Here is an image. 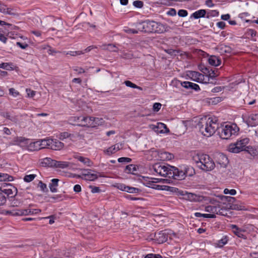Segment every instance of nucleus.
I'll return each mask as SVG.
<instances>
[{"label":"nucleus","mask_w":258,"mask_h":258,"mask_svg":"<svg viewBox=\"0 0 258 258\" xmlns=\"http://www.w3.org/2000/svg\"><path fill=\"white\" fill-rule=\"evenodd\" d=\"M197 127L203 136L211 137L219 128L218 119L216 117L201 118L197 124Z\"/></svg>","instance_id":"obj_1"},{"label":"nucleus","mask_w":258,"mask_h":258,"mask_svg":"<svg viewBox=\"0 0 258 258\" xmlns=\"http://www.w3.org/2000/svg\"><path fill=\"white\" fill-rule=\"evenodd\" d=\"M197 166L205 171H210L215 167V162L207 154H202L196 157L194 159Z\"/></svg>","instance_id":"obj_2"},{"label":"nucleus","mask_w":258,"mask_h":258,"mask_svg":"<svg viewBox=\"0 0 258 258\" xmlns=\"http://www.w3.org/2000/svg\"><path fill=\"white\" fill-rule=\"evenodd\" d=\"M165 31V26L153 21H147L143 23L142 31L161 33Z\"/></svg>","instance_id":"obj_3"},{"label":"nucleus","mask_w":258,"mask_h":258,"mask_svg":"<svg viewBox=\"0 0 258 258\" xmlns=\"http://www.w3.org/2000/svg\"><path fill=\"white\" fill-rule=\"evenodd\" d=\"M239 128L236 124H226L223 126L221 131L219 132L220 137L223 139H228L232 135H235L238 131Z\"/></svg>","instance_id":"obj_4"},{"label":"nucleus","mask_w":258,"mask_h":258,"mask_svg":"<svg viewBox=\"0 0 258 258\" xmlns=\"http://www.w3.org/2000/svg\"><path fill=\"white\" fill-rule=\"evenodd\" d=\"M172 166L169 165H164L156 163L153 166V169L157 174L169 178L170 173L172 171Z\"/></svg>","instance_id":"obj_5"},{"label":"nucleus","mask_w":258,"mask_h":258,"mask_svg":"<svg viewBox=\"0 0 258 258\" xmlns=\"http://www.w3.org/2000/svg\"><path fill=\"white\" fill-rule=\"evenodd\" d=\"M249 140L247 138H244L237 141L234 144H231L228 147V150L232 153H237L245 149L246 145L248 143Z\"/></svg>","instance_id":"obj_6"},{"label":"nucleus","mask_w":258,"mask_h":258,"mask_svg":"<svg viewBox=\"0 0 258 258\" xmlns=\"http://www.w3.org/2000/svg\"><path fill=\"white\" fill-rule=\"evenodd\" d=\"M172 171L169 172V178H172L176 180H182L185 178L187 174V170H179L176 167L172 166Z\"/></svg>","instance_id":"obj_7"},{"label":"nucleus","mask_w":258,"mask_h":258,"mask_svg":"<svg viewBox=\"0 0 258 258\" xmlns=\"http://www.w3.org/2000/svg\"><path fill=\"white\" fill-rule=\"evenodd\" d=\"M46 161V163L48 164L50 166H53L58 168H65L69 167L71 163L66 161H57L51 159L50 158H46L45 159Z\"/></svg>","instance_id":"obj_8"},{"label":"nucleus","mask_w":258,"mask_h":258,"mask_svg":"<svg viewBox=\"0 0 258 258\" xmlns=\"http://www.w3.org/2000/svg\"><path fill=\"white\" fill-rule=\"evenodd\" d=\"M77 118V119H80L79 121V123L78 124V125L82 126H91L94 127V123H93L92 120L91 116H77L75 117V119Z\"/></svg>","instance_id":"obj_9"},{"label":"nucleus","mask_w":258,"mask_h":258,"mask_svg":"<svg viewBox=\"0 0 258 258\" xmlns=\"http://www.w3.org/2000/svg\"><path fill=\"white\" fill-rule=\"evenodd\" d=\"M216 162L222 167H226L228 163L227 157L223 153H219L215 155Z\"/></svg>","instance_id":"obj_10"},{"label":"nucleus","mask_w":258,"mask_h":258,"mask_svg":"<svg viewBox=\"0 0 258 258\" xmlns=\"http://www.w3.org/2000/svg\"><path fill=\"white\" fill-rule=\"evenodd\" d=\"M29 139L23 137H17L13 141V145L21 147L26 146L29 143Z\"/></svg>","instance_id":"obj_11"},{"label":"nucleus","mask_w":258,"mask_h":258,"mask_svg":"<svg viewBox=\"0 0 258 258\" xmlns=\"http://www.w3.org/2000/svg\"><path fill=\"white\" fill-rule=\"evenodd\" d=\"M168 238V235L163 231H160L154 234V240L158 243L165 242Z\"/></svg>","instance_id":"obj_12"},{"label":"nucleus","mask_w":258,"mask_h":258,"mask_svg":"<svg viewBox=\"0 0 258 258\" xmlns=\"http://www.w3.org/2000/svg\"><path fill=\"white\" fill-rule=\"evenodd\" d=\"M64 144L63 143L57 140L51 139L50 149L54 150H60L63 148Z\"/></svg>","instance_id":"obj_13"},{"label":"nucleus","mask_w":258,"mask_h":258,"mask_svg":"<svg viewBox=\"0 0 258 258\" xmlns=\"http://www.w3.org/2000/svg\"><path fill=\"white\" fill-rule=\"evenodd\" d=\"M121 144H116L107 149L104 151V153L107 155H110L119 151L121 148Z\"/></svg>","instance_id":"obj_14"},{"label":"nucleus","mask_w":258,"mask_h":258,"mask_svg":"<svg viewBox=\"0 0 258 258\" xmlns=\"http://www.w3.org/2000/svg\"><path fill=\"white\" fill-rule=\"evenodd\" d=\"M185 199L191 202H198L201 200V197L192 193L185 192Z\"/></svg>","instance_id":"obj_15"},{"label":"nucleus","mask_w":258,"mask_h":258,"mask_svg":"<svg viewBox=\"0 0 258 258\" xmlns=\"http://www.w3.org/2000/svg\"><path fill=\"white\" fill-rule=\"evenodd\" d=\"M85 171L87 172V173L82 174V175L84 176V178L85 179L93 181L98 178V176L96 174L91 173V169H86Z\"/></svg>","instance_id":"obj_16"},{"label":"nucleus","mask_w":258,"mask_h":258,"mask_svg":"<svg viewBox=\"0 0 258 258\" xmlns=\"http://www.w3.org/2000/svg\"><path fill=\"white\" fill-rule=\"evenodd\" d=\"M216 49L221 54H223L224 53H230L231 52V48L230 47L223 44L218 45L216 47Z\"/></svg>","instance_id":"obj_17"},{"label":"nucleus","mask_w":258,"mask_h":258,"mask_svg":"<svg viewBox=\"0 0 258 258\" xmlns=\"http://www.w3.org/2000/svg\"><path fill=\"white\" fill-rule=\"evenodd\" d=\"M192 80L199 83L203 82L204 76L197 72H192L191 73Z\"/></svg>","instance_id":"obj_18"},{"label":"nucleus","mask_w":258,"mask_h":258,"mask_svg":"<svg viewBox=\"0 0 258 258\" xmlns=\"http://www.w3.org/2000/svg\"><path fill=\"white\" fill-rule=\"evenodd\" d=\"M100 47L102 49L108 50L110 52H118L119 50L118 47L113 44H103Z\"/></svg>","instance_id":"obj_19"},{"label":"nucleus","mask_w":258,"mask_h":258,"mask_svg":"<svg viewBox=\"0 0 258 258\" xmlns=\"http://www.w3.org/2000/svg\"><path fill=\"white\" fill-rule=\"evenodd\" d=\"M231 227L232 229L233 232L236 235H237L239 237L245 238V236L243 234V232H244L243 230H242L241 229L238 228L235 225H232Z\"/></svg>","instance_id":"obj_20"},{"label":"nucleus","mask_w":258,"mask_h":258,"mask_svg":"<svg viewBox=\"0 0 258 258\" xmlns=\"http://www.w3.org/2000/svg\"><path fill=\"white\" fill-rule=\"evenodd\" d=\"M51 183L49 184V187L52 192H56L57 191V187L58 186V182L59 179L57 178L52 179Z\"/></svg>","instance_id":"obj_21"},{"label":"nucleus","mask_w":258,"mask_h":258,"mask_svg":"<svg viewBox=\"0 0 258 258\" xmlns=\"http://www.w3.org/2000/svg\"><path fill=\"white\" fill-rule=\"evenodd\" d=\"M209 63L213 66H218L221 64V60L215 56H211L208 59Z\"/></svg>","instance_id":"obj_22"},{"label":"nucleus","mask_w":258,"mask_h":258,"mask_svg":"<svg viewBox=\"0 0 258 258\" xmlns=\"http://www.w3.org/2000/svg\"><path fill=\"white\" fill-rule=\"evenodd\" d=\"M159 156L162 160H170L174 157L173 154L167 152H161Z\"/></svg>","instance_id":"obj_23"},{"label":"nucleus","mask_w":258,"mask_h":258,"mask_svg":"<svg viewBox=\"0 0 258 258\" xmlns=\"http://www.w3.org/2000/svg\"><path fill=\"white\" fill-rule=\"evenodd\" d=\"M227 208L234 210H247V209L242 204H233L229 205V207H227Z\"/></svg>","instance_id":"obj_24"},{"label":"nucleus","mask_w":258,"mask_h":258,"mask_svg":"<svg viewBox=\"0 0 258 258\" xmlns=\"http://www.w3.org/2000/svg\"><path fill=\"white\" fill-rule=\"evenodd\" d=\"M205 72H203L204 73L208 74L209 78L213 79L217 77L219 75L217 74V70H213L207 68H204Z\"/></svg>","instance_id":"obj_25"},{"label":"nucleus","mask_w":258,"mask_h":258,"mask_svg":"<svg viewBox=\"0 0 258 258\" xmlns=\"http://www.w3.org/2000/svg\"><path fill=\"white\" fill-rule=\"evenodd\" d=\"M228 210H229V209L227 208L226 206H224L218 205V210L217 214H219V215H220L222 216H227L228 215Z\"/></svg>","instance_id":"obj_26"},{"label":"nucleus","mask_w":258,"mask_h":258,"mask_svg":"<svg viewBox=\"0 0 258 258\" xmlns=\"http://www.w3.org/2000/svg\"><path fill=\"white\" fill-rule=\"evenodd\" d=\"M206 14L205 10H200L196 11L192 14V17L195 19H199L200 18L204 17Z\"/></svg>","instance_id":"obj_27"},{"label":"nucleus","mask_w":258,"mask_h":258,"mask_svg":"<svg viewBox=\"0 0 258 258\" xmlns=\"http://www.w3.org/2000/svg\"><path fill=\"white\" fill-rule=\"evenodd\" d=\"M40 147L42 149L49 148L50 147V143H51V139H47L40 140Z\"/></svg>","instance_id":"obj_28"},{"label":"nucleus","mask_w":258,"mask_h":258,"mask_svg":"<svg viewBox=\"0 0 258 258\" xmlns=\"http://www.w3.org/2000/svg\"><path fill=\"white\" fill-rule=\"evenodd\" d=\"M2 214L5 215H11L12 216H18V209H13L11 210H4Z\"/></svg>","instance_id":"obj_29"},{"label":"nucleus","mask_w":258,"mask_h":258,"mask_svg":"<svg viewBox=\"0 0 258 258\" xmlns=\"http://www.w3.org/2000/svg\"><path fill=\"white\" fill-rule=\"evenodd\" d=\"M153 129L157 132H160L162 133L163 129H167L166 125L161 122H158L157 123V125L154 126V127L153 128Z\"/></svg>","instance_id":"obj_30"},{"label":"nucleus","mask_w":258,"mask_h":258,"mask_svg":"<svg viewBox=\"0 0 258 258\" xmlns=\"http://www.w3.org/2000/svg\"><path fill=\"white\" fill-rule=\"evenodd\" d=\"M75 158L80 162L83 163L84 164H86L88 166H91L92 164V162L87 158L78 156L75 157Z\"/></svg>","instance_id":"obj_31"},{"label":"nucleus","mask_w":258,"mask_h":258,"mask_svg":"<svg viewBox=\"0 0 258 258\" xmlns=\"http://www.w3.org/2000/svg\"><path fill=\"white\" fill-rule=\"evenodd\" d=\"M14 180L13 176L8 175L6 173H0V181H11Z\"/></svg>","instance_id":"obj_32"},{"label":"nucleus","mask_w":258,"mask_h":258,"mask_svg":"<svg viewBox=\"0 0 258 258\" xmlns=\"http://www.w3.org/2000/svg\"><path fill=\"white\" fill-rule=\"evenodd\" d=\"M218 210V206H208L205 208V211L207 212L212 213L213 214H217Z\"/></svg>","instance_id":"obj_33"},{"label":"nucleus","mask_w":258,"mask_h":258,"mask_svg":"<svg viewBox=\"0 0 258 258\" xmlns=\"http://www.w3.org/2000/svg\"><path fill=\"white\" fill-rule=\"evenodd\" d=\"M136 170V167L135 165L133 164L127 165L125 168V172L127 173L135 174L134 172Z\"/></svg>","instance_id":"obj_34"},{"label":"nucleus","mask_w":258,"mask_h":258,"mask_svg":"<svg viewBox=\"0 0 258 258\" xmlns=\"http://www.w3.org/2000/svg\"><path fill=\"white\" fill-rule=\"evenodd\" d=\"M31 209H18V216L31 215Z\"/></svg>","instance_id":"obj_35"},{"label":"nucleus","mask_w":258,"mask_h":258,"mask_svg":"<svg viewBox=\"0 0 258 258\" xmlns=\"http://www.w3.org/2000/svg\"><path fill=\"white\" fill-rule=\"evenodd\" d=\"M124 83L127 87H131L132 88L138 89L140 90H142V88L141 87L136 85V84L133 83L132 82L130 81H124Z\"/></svg>","instance_id":"obj_36"},{"label":"nucleus","mask_w":258,"mask_h":258,"mask_svg":"<svg viewBox=\"0 0 258 258\" xmlns=\"http://www.w3.org/2000/svg\"><path fill=\"white\" fill-rule=\"evenodd\" d=\"M23 203V201L20 199H15L12 201L11 205L10 207H19Z\"/></svg>","instance_id":"obj_37"},{"label":"nucleus","mask_w":258,"mask_h":258,"mask_svg":"<svg viewBox=\"0 0 258 258\" xmlns=\"http://www.w3.org/2000/svg\"><path fill=\"white\" fill-rule=\"evenodd\" d=\"M92 120L93 123H94V127L99 125L103 123V119L102 118H98V117H92Z\"/></svg>","instance_id":"obj_38"},{"label":"nucleus","mask_w":258,"mask_h":258,"mask_svg":"<svg viewBox=\"0 0 258 258\" xmlns=\"http://www.w3.org/2000/svg\"><path fill=\"white\" fill-rule=\"evenodd\" d=\"M3 9H4V12H1V13L9 14L10 15H16V14L13 12V9L7 8V6L5 5H4V7Z\"/></svg>","instance_id":"obj_39"},{"label":"nucleus","mask_w":258,"mask_h":258,"mask_svg":"<svg viewBox=\"0 0 258 258\" xmlns=\"http://www.w3.org/2000/svg\"><path fill=\"white\" fill-rule=\"evenodd\" d=\"M224 199L226 201L228 202V204H226V206L227 207H229V205L233 204V203L235 202V198L229 196H225Z\"/></svg>","instance_id":"obj_40"},{"label":"nucleus","mask_w":258,"mask_h":258,"mask_svg":"<svg viewBox=\"0 0 258 258\" xmlns=\"http://www.w3.org/2000/svg\"><path fill=\"white\" fill-rule=\"evenodd\" d=\"M147 186L149 187H152L153 188H155L156 189H163L162 188V185L154 184L153 181H149V182L147 183Z\"/></svg>","instance_id":"obj_41"},{"label":"nucleus","mask_w":258,"mask_h":258,"mask_svg":"<svg viewBox=\"0 0 258 258\" xmlns=\"http://www.w3.org/2000/svg\"><path fill=\"white\" fill-rule=\"evenodd\" d=\"M165 51L168 54H170L172 56H174L177 55L178 53L179 52V51L178 50H174L172 49H165Z\"/></svg>","instance_id":"obj_42"},{"label":"nucleus","mask_w":258,"mask_h":258,"mask_svg":"<svg viewBox=\"0 0 258 258\" xmlns=\"http://www.w3.org/2000/svg\"><path fill=\"white\" fill-rule=\"evenodd\" d=\"M4 116L6 118L10 119V120H11L14 122H17V121H18V119H17V117L14 116H11L10 115V114L8 112L4 113Z\"/></svg>","instance_id":"obj_43"},{"label":"nucleus","mask_w":258,"mask_h":258,"mask_svg":"<svg viewBox=\"0 0 258 258\" xmlns=\"http://www.w3.org/2000/svg\"><path fill=\"white\" fill-rule=\"evenodd\" d=\"M36 176L35 174L26 175L24 177V180L25 182H29L32 181Z\"/></svg>","instance_id":"obj_44"},{"label":"nucleus","mask_w":258,"mask_h":258,"mask_svg":"<svg viewBox=\"0 0 258 258\" xmlns=\"http://www.w3.org/2000/svg\"><path fill=\"white\" fill-rule=\"evenodd\" d=\"M85 52L82 51H70L66 53L67 55L77 56L84 54Z\"/></svg>","instance_id":"obj_45"},{"label":"nucleus","mask_w":258,"mask_h":258,"mask_svg":"<svg viewBox=\"0 0 258 258\" xmlns=\"http://www.w3.org/2000/svg\"><path fill=\"white\" fill-rule=\"evenodd\" d=\"M140 191V189L139 188L133 187H130L128 186H126V191L129 193H137L138 192Z\"/></svg>","instance_id":"obj_46"},{"label":"nucleus","mask_w":258,"mask_h":258,"mask_svg":"<svg viewBox=\"0 0 258 258\" xmlns=\"http://www.w3.org/2000/svg\"><path fill=\"white\" fill-rule=\"evenodd\" d=\"M178 83L180 84V85L183 88L186 89H190V82L184 81L181 82L180 81H178Z\"/></svg>","instance_id":"obj_47"},{"label":"nucleus","mask_w":258,"mask_h":258,"mask_svg":"<svg viewBox=\"0 0 258 258\" xmlns=\"http://www.w3.org/2000/svg\"><path fill=\"white\" fill-rule=\"evenodd\" d=\"M227 242V239L226 237L222 238L221 239L218 241V245L219 247H223Z\"/></svg>","instance_id":"obj_48"},{"label":"nucleus","mask_w":258,"mask_h":258,"mask_svg":"<svg viewBox=\"0 0 258 258\" xmlns=\"http://www.w3.org/2000/svg\"><path fill=\"white\" fill-rule=\"evenodd\" d=\"M6 202V198L4 194L0 191V206L4 205Z\"/></svg>","instance_id":"obj_49"},{"label":"nucleus","mask_w":258,"mask_h":258,"mask_svg":"<svg viewBox=\"0 0 258 258\" xmlns=\"http://www.w3.org/2000/svg\"><path fill=\"white\" fill-rule=\"evenodd\" d=\"M132 161V159L128 157H121L118 159V161L120 163H129Z\"/></svg>","instance_id":"obj_50"},{"label":"nucleus","mask_w":258,"mask_h":258,"mask_svg":"<svg viewBox=\"0 0 258 258\" xmlns=\"http://www.w3.org/2000/svg\"><path fill=\"white\" fill-rule=\"evenodd\" d=\"M133 5L138 8H141L143 7V2L141 1H135L133 3Z\"/></svg>","instance_id":"obj_51"},{"label":"nucleus","mask_w":258,"mask_h":258,"mask_svg":"<svg viewBox=\"0 0 258 258\" xmlns=\"http://www.w3.org/2000/svg\"><path fill=\"white\" fill-rule=\"evenodd\" d=\"M40 141H37L34 143H33V145L34 147V150H39L41 149V147H40Z\"/></svg>","instance_id":"obj_52"},{"label":"nucleus","mask_w":258,"mask_h":258,"mask_svg":"<svg viewBox=\"0 0 258 258\" xmlns=\"http://www.w3.org/2000/svg\"><path fill=\"white\" fill-rule=\"evenodd\" d=\"M89 188L91 189V192L92 193H98L101 191V189L99 187L94 186L93 185H90Z\"/></svg>","instance_id":"obj_53"},{"label":"nucleus","mask_w":258,"mask_h":258,"mask_svg":"<svg viewBox=\"0 0 258 258\" xmlns=\"http://www.w3.org/2000/svg\"><path fill=\"white\" fill-rule=\"evenodd\" d=\"M224 193L225 194H230L231 195H235L236 193V191L234 189H228V188H225L224 190Z\"/></svg>","instance_id":"obj_54"},{"label":"nucleus","mask_w":258,"mask_h":258,"mask_svg":"<svg viewBox=\"0 0 258 258\" xmlns=\"http://www.w3.org/2000/svg\"><path fill=\"white\" fill-rule=\"evenodd\" d=\"M161 106L162 105L160 103H155L153 106V109L154 111L157 112L160 109Z\"/></svg>","instance_id":"obj_55"},{"label":"nucleus","mask_w":258,"mask_h":258,"mask_svg":"<svg viewBox=\"0 0 258 258\" xmlns=\"http://www.w3.org/2000/svg\"><path fill=\"white\" fill-rule=\"evenodd\" d=\"M39 185L43 191L45 192L48 191L46 184L45 183H43L41 181H39Z\"/></svg>","instance_id":"obj_56"},{"label":"nucleus","mask_w":258,"mask_h":258,"mask_svg":"<svg viewBox=\"0 0 258 258\" xmlns=\"http://www.w3.org/2000/svg\"><path fill=\"white\" fill-rule=\"evenodd\" d=\"M9 93L14 97H16L19 95V93L13 88L9 89Z\"/></svg>","instance_id":"obj_57"},{"label":"nucleus","mask_w":258,"mask_h":258,"mask_svg":"<svg viewBox=\"0 0 258 258\" xmlns=\"http://www.w3.org/2000/svg\"><path fill=\"white\" fill-rule=\"evenodd\" d=\"M190 89L194 90L195 91H198L200 89L199 86L191 82H190Z\"/></svg>","instance_id":"obj_58"},{"label":"nucleus","mask_w":258,"mask_h":258,"mask_svg":"<svg viewBox=\"0 0 258 258\" xmlns=\"http://www.w3.org/2000/svg\"><path fill=\"white\" fill-rule=\"evenodd\" d=\"M188 14L187 11L184 10H180L178 12V15L179 17H184Z\"/></svg>","instance_id":"obj_59"},{"label":"nucleus","mask_w":258,"mask_h":258,"mask_svg":"<svg viewBox=\"0 0 258 258\" xmlns=\"http://www.w3.org/2000/svg\"><path fill=\"white\" fill-rule=\"evenodd\" d=\"M71 136V135L67 132H63L60 134L59 139L60 140H63L64 139L70 137Z\"/></svg>","instance_id":"obj_60"},{"label":"nucleus","mask_w":258,"mask_h":258,"mask_svg":"<svg viewBox=\"0 0 258 258\" xmlns=\"http://www.w3.org/2000/svg\"><path fill=\"white\" fill-rule=\"evenodd\" d=\"M247 34L252 37H255L256 34V32L253 29H249L247 32Z\"/></svg>","instance_id":"obj_61"},{"label":"nucleus","mask_w":258,"mask_h":258,"mask_svg":"<svg viewBox=\"0 0 258 258\" xmlns=\"http://www.w3.org/2000/svg\"><path fill=\"white\" fill-rule=\"evenodd\" d=\"M167 14L168 15H169V16H174L176 14V10L174 9L171 8L167 12Z\"/></svg>","instance_id":"obj_62"},{"label":"nucleus","mask_w":258,"mask_h":258,"mask_svg":"<svg viewBox=\"0 0 258 258\" xmlns=\"http://www.w3.org/2000/svg\"><path fill=\"white\" fill-rule=\"evenodd\" d=\"M26 92L28 96L30 97H33L35 95V91L31 90L30 89H27Z\"/></svg>","instance_id":"obj_63"},{"label":"nucleus","mask_w":258,"mask_h":258,"mask_svg":"<svg viewBox=\"0 0 258 258\" xmlns=\"http://www.w3.org/2000/svg\"><path fill=\"white\" fill-rule=\"evenodd\" d=\"M16 44L22 49H26L28 46V45L27 43H22L20 42H17Z\"/></svg>","instance_id":"obj_64"}]
</instances>
